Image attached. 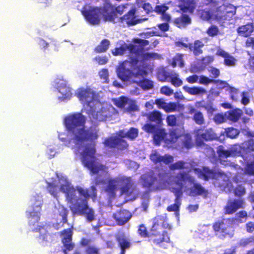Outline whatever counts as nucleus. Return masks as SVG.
<instances>
[{
    "label": "nucleus",
    "mask_w": 254,
    "mask_h": 254,
    "mask_svg": "<svg viewBox=\"0 0 254 254\" xmlns=\"http://www.w3.org/2000/svg\"><path fill=\"white\" fill-rule=\"evenodd\" d=\"M86 117L80 113H74L66 117L64 125L70 134L69 142H72L78 150L83 148L81 152V160L92 174H97L106 168L104 165L97 162L95 140L99 137L97 131L86 129L84 127Z\"/></svg>",
    "instance_id": "1"
},
{
    "label": "nucleus",
    "mask_w": 254,
    "mask_h": 254,
    "mask_svg": "<svg viewBox=\"0 0 254 254\" xmlns=\"http://www.w3.org/2000/svg\"><path fill=\"white\" fill-rule=\"evenodd\" d=\"M60 190L65 194L66 201L69 204V208L73 216H82L91 222L95 220L93 208L88 205V199L93 201L97 198V189L94 186L85 189L77 186L74 188L66 180L60 187Z\"/></svg>",
    "instance_id": "2"
},
{
    "label": "nucleus",
    "mask_w": 254,
    "mask_h": 254,
    "mask_svg": "<svg viewBox=\"0 0 254 254\" xmlns=\"http://www.w3.org/2000/svg\"><path fill=\"white\" fill-rule=\"evenodd\" d=\"M172 230L167 215H158L152 219L149 230L143 224L138 226L137 233L142 238H147L149 242L155 245L166 249L164 245L170 244V237L168 231Z\"/></svg>",
    "instance_id": "3"
},
{
    "label": "nucleus",
    "mask_w": 254,
    "mask_h": 254,
    "mask_svg": "<svg viewBox=\"0 0 254 254\" xmlns=\"http://www.w3.org/2000/svg\"><path fill=\"white\" fill-rule=\"evenodd\" d=\"M220 3L219 0H204L203 5L209 8L197 10L200 18L206 21L213 20L221 25L232 19L236 13V7L230 3Z\"/></svg>",
    "instance_id": "4"
},
{
    "label": "nucleus",
    "mask_w": 254,
    "mask_h": 254,
    "mask_svg": "<svg viewBox=\"0 0 254 254\" xmlns=\"http://www.w3.org/2000/svg\"><path fill=\"white\" fill-rule=\"evenodd\" d=\"M147 72L143 65H138L137 61L125 62L120 68L119 78L123 82L135 83L144 90L152 89L154 87L152 81L144 78Z\"/></svg>",
    "instance_id": "5"
},
{
    "label": "nucleus",
    "mask_w": 254,
    "mask_h": 254,
    "mask_svg": "<svg viewBox=\"0 0 254 254\" xmlns=\"http://www.w3.org/2000/svg\"><path fill=\"white\" fill-rule=\"evenodd\" d=\"M134 43L138 44L135 45L134 44H122L119 47H116L112 52L114 56H121L124 55L127 51H128L129 60H125L120 63L117 68V74L119 77V73L120 68L122 67L123 63L125 62H131L133 59L137 61V64L139 63V60H147L151 57L150 53H144V47L149 44V42L145 39H141L140 38H134L132 40Z\"/></svg>",
    "instance_id": "6"
},
{
    "label": "nucleus",
    "mask_w": 254,
    "mask_h": 254,
    "mask_svg": "<svg viewBox=\"0 0 254 254\" xmlns=\"http://www.w3.org/2000/svg\"><path fill=\"white\" fill-rule=\"evenodd\" d=\"M174 181L180 190L184 189L185 191H189V194L191 196L203 195L205 197L208 195V190L200 183L195 182V178L188 173H177L174 177Z\"/></svg>",
    "instance_id": "7"
},
{
    "label": "nucleus",
    "mask_w": 254,
    "mask_h": 254,
    "mask_svg": "<svg viewBox=\"0 0 254 254\" xmlns=\"http://www.w3.org/2000/svg\"><path fill=\"white\" fill-rule=\"evenodd\" d=\"M194 171L199 178L205 181L210 179L215 180L214 185L216 187L222 188L226 184V181L224 180L225 174L223 172H217L206 167H203L202 169L195 168Z\"/></svg>",
    "instance_id": "8"
},
{
    "label": "nucleus",
    "mask_w": 254,
    "mask_h": 254,
    "mask_svg": "<svg viewBox=\"0 0 254 254\" xmlns=\"http://www.w3.org/2000/svg\"><path fill=\"white\" fill-rule=\"evenodd\" d=\"M100 7L103 21L115 23L119 15L123 14L125 7L121 5L116 6L110 2H106Z\"/></svg>",
    "instance_id": "9"
},
{
    "label": "nucleus",
    "mask_w": 254,
    "mask_h": 254,
    "mask_svg": "<svg viewBox=\"0 0 254 254\" xmlns=\"http://www.w3.org/2000/svg\"><path fill=\"white\" fill-rule=\"evenodd\" d=\"M81 13L90 24L96 25L100 23L102 17L100 6H89L88 8L83 7Z\"/></svg>",
    "instance_id": "10"
},
{
    "label": "nucleus",
    "mask_w": 254,
    "mask_h": 254,
    "mask_svg": "<svg viewBox=\"0 0 254 254\" xmlns=\"http://www.w3.org/2000/svg\"><path fill=\"white\" fill-rule=\"evenodd\" d=\"M76 96L81 102L83 105L91 107L90 104L95 99V93L89 88H81L77 90Z\"/></svg>",
    "instance_id": "11"
},
{
    "label": "nucleus",
    "mask_w": 254,
    "mask_h": 254,
    "mask_svg": "<svg viewBox=\"0 0 254 254\" xmlns=\"http://www.w3.org/2000/svg\"><path fill=\"white\" fill-rule=\"evenodd\" d=\"M73 231L72 228L64 229L60 232V236L62 237V242L65 248L64 250V253L66 250L71 251L74 247V245L72 243V237Z\"/></svg>",
    "instance_id": "12"
},
{
    "label": "nucleus",
    "mask_w": 254,
    "mask_h": 254,
    "mask_svg": "<svg viewBox=\"0 0 254 254\" xmlns=\"http://www.w3.org/2000/svg\"><path fill=\"white\" fill-rule=\"evenodd\" d=\"M244 204V200L242 198L229 200L224 207V213L225 214H232L239 209L243 208Z\"/></svg>",
    "instance_id": "13"
},
{
    "label": "nucleus",
    "mask_w": 254,
    "mask_h": 254,
    "mask_svg": "<svg viewBox=\"0 0 254 254\" xmlns=\"http://www.w3.org/2000/svg\"><path fill=\"white\" fill-rule=\"evenodd\" d=\"M104 144L110 148H116L120 150L127 148L128 144L127 141L122 138L117 136L111 137L105 139Z\"/></svg>",
    "instance_id": "14"
},
{
    "label": "nucleus",
    "mask_w": 254,
    "mask_h": 254,
    "mask_svg": "<svg viewBox=\"0 0 254 254\" xmlns=\"http://www.w3.org/2000/svg\"><path fill=\"white\" fill-rule=\"evenodd\" d=\"M196 133L197 139L201 141H212L218 138V136L211 128L205 130L203 128H200L196 130Z\"/></svg>",
    "instance_id": "15"
},
{
    "label": "nucleus",
    "mask_w": 254,
    "mask_h": 254,
    "mask_svg": "<svg viewBox=\"0 0 254 254\" xmlns=\"http://www.w3.org/2000/svg\"><path fill=\"white\" fill-rule=\"evenodd\" d=\"M226 222L227 220L223 219L213 223L212 227L216 235H219L220 236L225 237L229 235L230 226L226 224Z\"/></svg>",
    "instance_id": "16"
},
{
    "label": "nucleus",
    "mask_w": 254,
    "mask_h": 254,
    "mask_svg": "<svg viewBox=\"0 0 254 254\" xmlns=\"http://www.w3.org/2000/svg\"><path fill=\"white\" fill-rule=\"evenodd\" d=\"M117 224L123 226L127 223L132 217L131 213L126 209H121L113 214Z\"/></svg>",
    "instance_id": "17"
},
{
    "label": "nucleus",
    "mask_w": 254,
    "mask_h": 254,
    "mask_svg": "<svg viewBox=\"0 0 254 254\" xmlns=\"http://www.w3.org/2000/svg\"><path fill=\"white\" fill-rule=\"evenodd\" d=\"M136 10L135 9L129 10L126 14L119 18V21L124 25H134L139 23L140 21L136 18L135 16Z\"/></svg>",
    "instance_id": "18"
},
{
    "label": "nucleus",
    "mask_w": 254,
    "mask_h": 254,
    "mask_svg": "<svg viewBox=\"0 0 254 254\" xmlns=\"http://www.w3.org/2000/svg\"><path fill=\"white\" fill-rule=\"evenodd\" d=\"M197 6V0H179L178 5L183 13L192 14Z\"/></svg>",
    "instance_id": "19"
},
{
    "label": "nucleus",
    "mask_w": 254,
    "mask_h": 254,
    "mask_svg": "<svg viewBox=\"0 0 254 254\" xmlns=\"http://www.w3.org/2000/svg\"><path fill=\"white\" fill-rule=\"evenodd\" d=\"M169 137H166L165 143L168 146H172L177 142L178 139L182 136V133L178 128H172L169 131Z\"/></svg>",
    "instance_id": "20"
},
{
    "label": "nucleus",
    "mask_w": 254,
    "mask_h": 254,
    "mask_svg": "<svg viewBox=\"0 0 254 254\" xmlns=\"http://www.w3.org/2000/svg\"><path fill=\"white\" fill-rule=\"evenodd\" d=\"M150 159L155 164L163 162L167 165L173 162L174 160L172 156L167 154L162 156L157 153H153L151 154Z\"/></svg>",
    "instance_id": "21"
},
{
    "label": "nucleus",
    "mask_w": 254,
    "mask_h": 254,
    "mask_svg": "<svg viewBox=\"0 0 254 254\" xmlns=\"http://www.w3.org/2000/svg\"><path fill=\"white\" fill-rule=\"evenodd\" d=\"M141 179L143 187L148 189L152 188L157 181V178L153 172L143 175Z\"/></svg>",
    "instance_id": "22"
},
{
    "label": "nucleus",
    "mask_w": 254,
    "mask_h": 254,
    "mask_svg": "<svg viewBox=\"0 0 254 254\" xmlns=\"http://www.w3.org/2000/svg\"><path fill=\"white\" fill-rule=\"evenodd\" d=\"M216 54L224 58V64L228 66H233L236 63V59L228 53L221 49L217 50Z\"/></svg>",
    "instance_id": "23"
},
{
    "label": "nucleus",
    "mask_w": 254,
    "mask_h": 254,
    "mask_svg": "<svg viewBox=\"0 0 254 254\" xmlns=\"http://www.w3.org/2000/svg\"><path fill=\"white\" fill-rule=\"evenodd\" d=\"M115 238L120 249H129L130 247L131 243L124 232L117 234Z\"/></svg>",
    "instance_id": "24"
},
{
    "label": "nucleus",
    "mask_w": 254,
    "mask_h": 254,
    "mask_svg": "<svg viewBox=\"0 0 254 254\" xmlns=\"http://www.w3.org/2000/svg\"><path fill=\"white\" fill-rule=\"evenodd\" d=\"M254 30L253 24L250 23L240 26L237 29L239 35L244 37H249Z\"/></svg>",
    "instance_id": "25"
},
{
    "label": "nucleus",
    "mask_w": 254,
    "mask_h": 254,
    "mask_svg": "<svg viewBox=\"0 0 254 254\" xmlns=\"http://www.w3.org/2000/svg\"><path fill=\"white\" fill-rule=\"evenodd\" d=\"M186 13H183L180 16L174 19V23L178 27L180 28H184L191 23L190 17Z\"/></svg>",
    "instance_id": "26"
},
{
    "label": "nucleus",
    "mask_w": 254,
    "mask_h": 254,
    "mask_svg": "<svg viewBox=\"0 0 254 254\" xmlns=\"http://www.w3.org/2000/svg\"><path fill=\"white\" fill-rule=\"evenodd\" d=\"M189 113L190 114H193L192 119L196 124L201 126L205 124V118L200 111H196L195 108L191 107L190 109Z\"/></svg>",
    "instance_id": "27"
},
{
    "label": "nucleus",
    "mask_w": 254,
    "mask_h": 254,
    "mask_svg": "<svg viewBox=\"0 0 254 254\" xmlns=\"http://www.w3.org/2000/svg\"><path fill=\"white\" fill-rule=\"evenodd\" d=\"M204 46V45L201 41L196 40L193 43H190L189 49L190 51L192 52L194 56H197L203 53L202 48Z\"/></svg>",
    "instance_id": "28"
},
{
    "label": "nucleus",
    "mask_w": 254,
    "mask_h": 254,
    "mask_svg": "<svg viewBox=\"0 0 254 254\" xmlns=\"http://www.w3.org/2000/svg\"><path fill=\"white\" fill-rule=\"evenodd\" d=\"M167 133L165 128H158L153 134V139L154 144L159 145L162 141L165 142V139L167 136Z\"/></svg>",
    "instance_id": "29"
},
{
    "label": "nucleus",
    "mask_w": 254,
    "mask_h": 254,
    "mask_svg": "<svg viewBox=\"0 0 254 254\" xmlns=\"http://www.w3.org/2000/svg\"><path fill=\"white\" fill-rule=\"evenodd\" d=\"M148 120L152 123H154L156 125L160 126L162 124V115L158 111L154 110L147 115Z\"/></svg>",
    "instance_id": "30"
},
{
    "label": "nucleus",
    "mask_w": 254,
    "mask_h": 254,
    "mask_svg": "<svg viewBox=\"0 0 254 254\" xmlns=\"http://www.w3.org/2000/svg\"><path fill=\"white\" fill-rule=\"evenodd\" d=\"M242 115V110L238 108L229 110L225 113L227 119L234 123L238 122Z\"/></svg>",
    "instance_id": "31"
},
{
    "label": "nucleus",
    "mask_w": 254,
    "mask_h": 254,
    "mask_svg": "<svg viewBox=\"0 0 254 254\" xmlns=\"http://www.w3.org/2000/svg\"><path fill=\"white\" fill-rule=\"evenodd\" d=\"M184 90L191 95H203L206 93V90L202 87L194 86L190 87L187 86L183 87Z\"/></svg>",
    "instance_id": "32"
},
{
    "label": "nucleus",
    "mask_w": 254,
    "mask_h": 254,
    "mask_svg": "<svg viewBox=\"0 0 254 254\" xmlns=\"http://www.w3.org/2000/svg\"><path fill=\"white\" fill-rule=\"evenodd\" d=\"M244 173L249 176H254V155L250 156L248 160H245Z\"/></svg>",
    "instance_id": "33"
},
{
    "label": "nucleus",
    "mask_w": 254,
    "mask_h": 254,
    "mask_svg": "<svg viewBox=\"0 0 254 254\" xmlns=\"http://www.w3.org/2000/svg\"><path fill=\"white\" fill-rule=\"evenodd\" d=\"M110 45V41L107 39H104L94 48V51L96 53H102L107 51Z\"/></svg>",
    "instance_id": "34"
},
{
    "label": "nucleus",
    "mask_w": 254,
    "mask_h": 254,
    "mask_svg": "<svg viewBox=\"0 0 254 254\" xmlns=\"http://www.w3.org/2000/svg\"><path fill=\"white\" fill-rule=\"evenodd\" d=\"M116 190L117 185L116 181L113 179L109 180L105 189V191L110 197H112L115 196Z\"/></svg>",
    "instance_id": "35"
},
{
    "label": "nucleus",
    "mask_w": 254,
    "mask_h": 254,
    "mask_svg": "<svg viewBox=\"0 0 254 254\" xmlns=\"http://www.w3.org/2000/svg\"><path fill=\"white\" fill-rule=\"evenodd\" d=\"M181 204V194L178 193L176 194V198L175 199V203L169 205L166 210L168 212H179L180 207Z\"/></svg>",
    "instance_id": "36"
},
{
    "label": "nucleus",
    "mask_w": 254,
    "mask_h": 254,
    "mask_svg": "<svg viewBox=\"0 0 254 254\" xmlns=\"http://www.w3.org/2000/svg\"><path fill=\"white\" fill-rule=\"evenodd\" d=\"M128 99L127 97L122 96L118 98L113 99L114 104L118 108L125 109V106L127 104Z\"/></svg>",
    "instance_id": "37"
},
{
    "label": "nucleus",
    "mask_w": 254,
    "mask_h": 254,
    "mask_svg": "<svg viewBox=\"0 0 254 254\" xmlns=\"http://www.w3.org/2000/svg\"><path fill=\"white\" fill-rule=\"evenodd\" d=\"M184 55L181 53H177L172 59L171 65L173 67H175L177 65L180 67H183L185 65L183 60Z\"/></svg>",
    "instance_id": "38"
},
{
    "label": "nucleus",
    "mask_w": 254,
    "mask_h": 254,
    "mask_svg": "<svg viewBox=\"0 0 254 254\" xmlns=\"http://www.w3.org/2000/svg\"><path fill=\"white\" fill-rule=\"evenodd\" d=\"M242 151L245 153L254 151V140L250 139L242 143Z\"/></svg>",
    "instance_id": "39"
},
{
    "label": "nucleus",
    "mask_w": 254,
    "mask_h": 254,
    "mask_svg": "<svg viewBox=\"0 0 254 254\" xmlns=\"http://www.w3.org/2000/svg\"><path fill=\"white\" fill-rule=\"evenodd\" d=\"M183 108V105L175 103V102H170L167 103L165 111L166 113L174 112L176 111H180Z\"/></svg>",
    "instance_id": "40"
},
{
    "label": "nucleus",
    "mask_w": 254,
    "mask_h": 254,
    "mask_svg": "<svg viewBox=\"0 0 254 254\" xmlns=\"http://www.w3.org/2000/svg\"><path fill=\"white\" fill-rule=\"evenodd\" d=\"M59 92L62 95V98L64 99H70L72 95L70 89L65 85L59 87Z\"/></svg>",
    "instance_id": "41"
},
{
    "label": "nucleus",
    "mask_w": 254,
    "mask_h": 254,
    "mask_svg": "<svg viewBox=\"0 0 254 254\" xmlns=\"http://www.w3.org/2000/svg\"><path fill=\"white\" fill-rule=\"evenodd\" d=\"M187 163L183 161H178L170 166V169L172 170L188 169L189 167L186 166Z\"/></svg>",
    "instance_id": "42"
},
{
    "label": "nucleus",
    "mask_w": 254,
    "mask_h": 254,
    "mask_svg": "<svg viewBox=\"0 0 254 254\" xmlns=\"http://www.w3.org/2000/svg\"><path fill=\"white\" fill-rule=\"evenodd\" d=\"M225 132L226 136L233 139L236 138L240 133V131L234 127H228L225 128Z\"/></svg>",
    "instance_id": "43"
},
{
    "label": "nucleus",
    "mask_w": 254,
    "mask_h": 254,
    "mask_svg": "<svg viewBox=\"0 0 254 254\" xmlns=\"http://www.w3.org/2000/svg\"><path fill=\"white\" fill-rule=\"evenodd\" d=\"M217 153L220 158H228L231 156L230 149H225L223 145H219L217 147Z\"/></svg>",
    "instance_id": "44"
},
{
    "label": "nucleus",
    "mask_w": 254,
    "mask_h": 254,
    "mask_svg": "<svg viewBox=\"0 0 254 254\" xmlns=\"http://www.w3.org/2000/svg\"><path fill=\"white\" fill-rule=\"evenodd\" d=\"M29 225L34 226L35 223H37L40 220L39 213L36 211L30 212V216L28 217Z\"/></svg>",
    "instance_id": "45"
},
{
    "label": "nucleus",
    "mask_w": 254,
    "mask_h": 254,
    "mask_svg": "<svg viewBox=\"0 0 254 254\" xmlns=\"http://www.w3.org/2000/svg\"><path fill=\"white\" fill-rule=\"evenodd\" d=\"M138 135V130L136 128L131 127L125 134L123 137H127L130 140H133L137 137Z\"/></svg>",
    "instance_id": "46"
},
{
    "label": "nucleus",
    "mask_w": 254,
    "mask_h": 254,
    "mask_svg": "<svg viewBox=\"0 0 254 254\" xmlns=\"http://www.w3.org/2000/svg\"><path fill=\"white\" fill-rule=\"evenodd\" d=\"M193 145L191 136L189 134H185L183 141V146L187 149H190Z\"/></svg>",
    "instance_id": "47"
},
{
    "label": "nucleus",
    "mask_w": 254,
    "mask_h": 254,
    "mask_svg": "<svg viewBox=\"0 0 254 254\" xmlns=\"http://www.w3.org/2000/svg\"><path fill=\"white\" fill-rule=\"evenodd\" d=\"M47 189L48 192L54 197H57L58 194V186L53 183H48Z\"/></svg>",
    "instance_id": "48"
},
{
    "label": "nucleus",
    "mask_w": 254,
    "mask_h": 254,
    "mask_svg": "<svg viewBox=\"0 0 254 254\" xmlns=\"http://www.w3.org/2000/svg\"><path fill=\"white\" fill-rule=\"evenodd\" d=\"M173 75L170 72L164 69L158 73V77L162 81H167L168 79L170 80Z\"/></svg>",
    "instance_id": "49"
},
{
    "label": "nucleus",
    "mask_w": 254,
    "mask_h": 254,
    "mask_svg": "<svg viewBox=\"0 0 254 254\" xmlns=\"http://www.w3.org/2000/svg\"><path fill=\"white\" fill-rule=\"evenodd\" d=\"M123 185L121 188L122 194L127 193L131 187L130 181L128 179L123 180Z\"/></svg>",
    "instance_id": "50"
},
{
    "label": "nucleus",
    "mask_w": 254,
    "mask_h": 254,
    "mask_svg": "<svg viewBox=\"0 0 254 254\" xmlns=\"http://www.w3.org/2000/svg\"><path fill=\"white\" fill-rule=\"evenodd\" d=\"M61 210L59 211V215L62 217L61 223L62 226L67 222V215L68 214V210L66 208L62 207Z\"/></svg>",
    "instance_id": "51"
},
{
    "label": "nucleus",
    "mask_w": 254,
    "mask_h": 254,
    "mask_svg": "<svg viewBox=\"0 0 254 254\" xmlns=\"http://www.w3.org/2000/svg\"><path fill=\"white\" fill-rule=\"evenodd\" d=\"M169 81L176 87H179L183 84V81L179 77V75L176 73L172 75Z\"/></svg>",
    "instance_id": "52"
},
{
    "label": "nucleus",
    "mask_w": 254,
    "mask_h": 254,
    "mask_svg": "<svg viewBox=\"0 0 254 254\" xmlns=\"http://www.w3.org/2000/svg\"><path fill=\"white\" fill-rule=\"evenodd\" d=\"M37 231L40 233V238L43 241L48 242V237L50 235L48 233L46 228L43 226H40Z\"/></svg>",
    "instance_id": "53"
},
{
    "label": "nucleus",
    "mask_w": 254,
    "mask_h": 254,
    "mask_svg": "<svg viewBox=\"0 0 254 254\" xmlns=\"http://www.w3.org/2000/svg\"><path fill=\"white\" fill-rule=\"evenodd\" d=\"M127 104V107L126 109H125V111L126 112L131 113L132 112H134L138 110V106L135 104V102L134 101L129 100L128 99Z\"/></svg>",
    "instance_id": "54"
},
{
    "label": "nucleus",
    "mask_w": 254,
    "mask_h": 254,
    "mask_svg": "<svg viewBox=\"0 0 254 254\" xmlns=\"http://www.w3.org/2000/svg\"><path fill=\"white\" fill-rule=\"evenodd\" d=\"M206 33L209 36L214 37L219 34V30L217 26L211 25L208 28Z\"/></svg>",
    "instance_id": "55"
},
{
    "label": "nucleus",
    "mask_w": 254,
    "mask_h": 254,
    "mask_svg": "<svg viewBox=\"0 0 254 254\" xmlns=\"http://www.w3.org/2000/svg\"><path fill=\"white\" fill-rule=\"evenodd\" d=\"M158 125H152L151 124L147 123L145 124L143 127V129L146 132L149 133H154L155 131L158 128L157 127Z\"/></svg>",
    "instance_id": "56"
},
{
    "label": "nucleus",
    "mask_w": 254,
    "mask_h": 254,
    "mask_svg": "<svg viewBox=\"0 0 254 254\" xmlns=\"http://www.w3.org/2000/svg\"><path fill=\"white\" fill-rule=\"evenodd\" d=\"M166 122L168 126L174 127L177 124V117L174 115H168L166 118Z\"/></svg>",
    "instance_id": "57"
},
{
    "label": "nucleus",
    "mask_w": 254,
    "mask_h": 254,
    "mask_svg": "<svg viewBox=\"0 0 254 254\" xmlns=\"http://www.w3.org/2000/svg\"><path fill=\"white\" fill-rule=\"evenodd\" d=\"M231 99L234 101H238L239 98V91L238 89L233 87H230Z\"/></svg>",
    "instance_id": "58"
},
{
    "label": "nucleus",
    "mask_w": 254,
    "mask_h": 254,
    "mask_svg": "<svg viewBox=\"0 0 254 254\" xmlns=\"http://www.w3.org/2000/svg\"><path fill=\"white\" fill-rule=\"evenodd\" d=\"M242 150V145L238 144H235L232 146L230 149L231 156L237 155L241 152Z\"/></svg>",
    "instance_id": "59"
},
{
    "label": "nucleus",
    "mask_w": 254,
    "mask_h": 254,
    "mask_svg": "<svg viewBox=\"0 0 254 254\" xmlns=\"http://www.w3.org/2000/svg\"><path fill=\"white\" fill-rule=\"evenodd\" d=\"M169 9V7L165 4L157 5L154 8V11L158 14H162Z\"/></svg>",
    "instance_id": "60"
},
{
    "label": "nucleus",
    "mask_w": 254,
    "mask_h": 254,
    "mask_svg": "<svg viewBox=\"0 0 254 254\" xmlns=\"http://www.w3.org/2000/svg\"><path fill=\"white\" fill-rule=\"evenodd\" d=\"M234 192L236 196L240 197L245 194L246 190L242 185H238L234 189Z\"/></svg>",
    "instance_id": "61"
},
{
    "label": "nucleus",
    "mask_w": 254,
    "mask_h": 254,
    "mask_svg": "<svg viewBox=\"0 0 254 254\" xmlns=\"http://www.w3.org/2000/svg\"><path fill=\"white\" fill-rule=\"evenodd\" d=\"M209 72L210 73L211 79H216L220 75V72L218 68L211 66L208 69Z\"/></svg>",
    "instance_id": "62"
},
{
    "label": "nucleus",
    "mask_w": 254,
    "mask_h": 254,
    "mask_svg": "<svg viewBox=\"0 0 254 254\" xmlns=\"http://www.w3.org/2000/svg\"><path fill=\"white\" fill-rule=\"evenodd\" d=\"M242 96L241 103L244 105H247L250 102L249 94L247 91L242 92L241 94Z\"/></svg>",
    "instance_id": "63"
},
{
    "label": "nucleus",
    "mask_w": 254,
    "mask_h": 254,
    "mask_svg": "<svg viewBox=\"0 0 254 254\" xmlns=\"http://www.w3.org/2000/svg\"><path fill=\"white\" fill-rule=\"evenodd\" d=\"M93 60L96 61L99 65L105 64L108 62V59L106 56H97L93 59Z\"/></svg>",
    "instance_id": "64"
}]
</instances>
